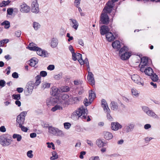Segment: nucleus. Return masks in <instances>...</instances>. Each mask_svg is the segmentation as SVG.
Segmentation results:
<instances>
[{
    "mask_svg": "<svg viewBox=\"0 0 160 160\" xmlns=\"http://www.w3.org/2000/svg\"><path fill=\"white\" fill-rule=\"evenodd\" d=\"M2 25H4L5 28L8 29L10 27V23L8 21H5L2 23Z\"/></svg>",
    "mask_w": 160,
    "mask_h": 160,
    "instance_id": "obj_35",
    "label": "nucleus"
},
{
    "mask_svg": "<svg viewBox=\"0 0 160 160\" xmlns=\"http://www.w3.org/2000/svg\"><path fill=\"white\" fill-rule=\"evenodd\" d=\"M41 77L39 75H38L36 77V80L34 83V86H38L40 84L41 82Z\"/></svg>",
    "mask_w": 160,
    "mask_h": 160,
    "instance_id": "obj_31",
    "label": "nucleus"
},
{
    "mask_svg": "<svg viewBox=\"0 0 160 160\" xmlns=\"http://www.w3.org/2000/svg\"><path fill=\"white\" fill-rule=\"evenodd\" d=\"M103 134L104 138L107 140L111 139L113 138L112 133L109 132L105 131L103 132Z\"/></svg>",
    "mask_w": 160,
    "mask_h": 160,
    "instance_id": "obj_21",
    "label": "nucleus"
},
{
    "mask_svg": "<svg viewBox=\"0 0 160 160\" xmlns=\"http://www.w3.org/2000/svg\"><path fill=\"white\" fill-rule=\"evenodd\" d=\"M87 109L83 107H80L72 113L71 118L75 120H78L79 118H81L83 120H85L87 118Z\"/></svg>",
    "mask_w": 160,
    "mask_h": 160,
    "instance_id": "obj_1",
    "label": "nucleus"
},
{
    "mask_svg": "<svg viewBox=\"0 0 160 160\" xmlns=\"http://www.w3.org/2000/svg\"><path fill=\"white\" fill-rule=\"evenodd\" d=\"M134 127V123H131L125 126L124 128L127 132H132L133 130Z\"/></svg>",
    "mask_w": 160,
    "mask_h": 160,
    "instance_id": "obj_13",
    "label": "nucleus"
},
{
    "mask_svg": "<svg viewBox=\"0 0 160 160\" xmlns=\"http://www.w3.org/2000/svg\"><path fill=\"white\" fill-rule=\"evenodd\" d=\"M92 102H91V101H90L89 100V101L86 98H85V99L84 101V105L86 106H87L88 105H90L91 103Z\"/></svg>",
    "mask_w": 160,
    "mask_h": 160,
    "instance_id": "obj_46",
    "label": "nucleus"
},
{
    "mask_svg": "<svg viewBox=\"0 0 160 160\" xmlns=\"http://www.w3.org/2000/svg\"><path fill=\"white\" fill-rule=\"evenodd\" d=\"M128 48L125 46H123L120 49L119 54L120 56L121 59L123 60L128 59L131 56V52H128Z\"/></svg>",
    "mask_w": 160,
    "mask_h": 160,
    "instance_id": "obj_3",
    "label": "nucleus"
},
{
    "mask_svg": "<svg viewBox=\"0 0 160 160\" xmlns=\"http://www.w3.org/2000/svg\"><path fill=\"white\" fill-rule=\"evenodd\" d=\"M112 9L107 8L104 9V8L100 15L99 23L104 25H108L110 21L109 16L108 13H110L112 12Z\"/></svg>",
    "mask_w": 160,
    "mask_h": 160,
    "instance_id": "obj_2",
    "label": "nucleus"
},
{
    "mask_svg": "<svg viewBox=\"0 0 160 160\" xmlns=\"http://www.w3.org/2000/svg\"><path fill=\"white\" fill-rule=\"evenodd\" d=\"M109 29L107 26L104 25L101 27L100 31L101 35H104L109 32Z\"/></svg>",
    "mask_w": 160,
    "mask_h": 160,
    "instance_id": "obj_16",
    "label": "nucleus"
},
{
    "mask_svg": "<svg viewBox=\"0 0 160 160\" xmlns=\"http://www.w3.org/2000/svg\"><path fill=\"white\" fill-rule=\"evenodd\" d=\"M62 105H63L61 104H57L51 109V111L52 112H55L58 110H62Z\"/></svg>",
    "mask_w": 160,
    "mask_h": 160,
    "instance_id": "obj_27",
    "label": "nucleus"
},
{
    "mask_svg": "<svg viewBox=\"0 0 160 160\" xmlns=\"http://www.w3.org/2000/svg\"><path fill=\"white\" fill-rule=\"evenodd\" d=\"M8 42V39H4L0 41V47L4 43H7Z\"/></svg>",
    "mask_w": 160,
    "mask_h": 160,
    "instance_id": "obj_57",
    "label": "nucleus"
},
{
    "mask_svg": "<svg viewBox=\"0 0 160 160\" xmlns=\"http://www.w3.org/2000/svg\"><path fill=\"white\" fill-rule=\"evenodd\" d=\"M102 107L103 108L104 110V111H106L107 112H110V110L108 107V104H107L106 105L102 106Z\"/></svg>",
    "mask_w": 160,
    "mask_h": 160,
    "instance_id": "obj_50",
    "label": "nucleus"
},
{
    "mask_svg": "<svg viewBox=\"0 0 160 160\" xmlns=\"http://www.w3.org/2000/svg\"><path fill=\"white\" fill-rule=\"evenodd\" d=\"M150 76H151V79L153 81H157L158 79V76L156 74H153V73Z\"/></svg>",
    "mask_w": 160,
    "mask_h": 160,
    "instance_id": "obj_41",
    "label": "nucleus"
},
{
    "mask_svg": "<svg viewBox=\"0 0 160 160\" xmlns=\"http://www.w3.org/2000/svg\"><path fill=\"white\" fill-rule=\"evenodd\" d=\"M38 49L37 51V53L38 55L44 57H47L48 56V54L46 51L43 50L40 48Z\"/></svg>",
    "mask_w": 160,
    "mask_h": 160,
    "instance_id": "obj_17",
    "label": "nucleus"
},
{
    "mask_svg": "<svg viewBox=\"0 0 160 160\" xmlns=\"http://www.w3.org/2000/svg\"><path fill=\"white\" fill-rule=\"evenodd\" d=\"M82 61H81V63H82L81 64H86L87 66V67L88 68V69H89V70H90V68H89V62L88 61V58H86L84 60H81Z\"/></svg>",
    "mask_w": 160,
    "mask_h": 160,
    "instance_id": "obj_37",
    "label": "nucleus"
},
{
    "mask_svg": "<svg viewBox=\"0 0 160 160\" xmlns=\"http://www.w3.org/2000/svg\"><path fill=\"white\" fill-rule=\"evenodd\" d=\"M69 98V96L67 94H64L62 95V99H60V100L61 101H64L62 103L63 106H64V104L66 103L65 100L68 98Z\"/></svg>",
    "mask_w": 160,
    "mask_h": 160,
    "instance_id": "obj_33",
    "label": "nucleus"
},
{
    "mask_svg": "<svg viewBox=\"0 0 160 160\" xmlns=\"http://www.w3.org/2000/svg\"><path fill=\"white\" fill-rule=\"evenodd\" d=\"M144 72L146 75L148 76H151L153 73V71L152 69L148 67L144 71Z\"/></svg>",
    "mask_w": 160,
    "mask_h": 160,
    "instance_id": "obj_26",
    "label": "nucleus"
},
{
    "mask_svg": "<svg viewBox=\"0 0 160 160\" xmlns=\"http://www.w3.org/2000/svg\"><path fill=\"white\" fill-rule=\"evenodd\" d=\"M50 83L46 82H44L42 83V88L43 89H45V88H48L50 87Z\"/></svg>",
    "mask_w": 160,
    "mask_h": 160,
    "instance_id": "obj_38",
    "label": "nucleus"
},
{
    "mask_svg": "<svg viewBox=\"0 0 160 160\" xmlns=\"http://www.w3.org/2000/svg\"><path fill=\"white\" fill-rule=\"evenodd\" d=\"M73 100L76 103H78L81 100V97H74L73 98Z\"/></svg>",
    "mask_w": 160,
    "mask_h": 160,
    "instance_id": "obj_63",
    "label": "nucleus"
},
{
    "mask_svg": "<svg viewBox=\"0 0 160 160\" xmlns=\"http://www.w3.org/2000/svg\"><path fill=\"white\" fill-rule=\"evenodd\" d=\"M131 92L133 95L135 96L136 97L138 96L139 93L136 89L134 88L132 89H131Z\"/></svg>",
    "mask_w": 160,
    "mask_h": 160,
    "instance_id": "obj_40",
    "label": "nucleus"
},
{
    "mask_svg": "<svg viewBox=\"0 0 160 160\" xmlns=\"http://www.w3.org/2000/svg\"><path fill=\"white\" fill-rule=\"evenodd\" d=\"M62 74H58L57 75H55L54 76V78L57 80H58L60 78V77L62 76Z\"/></svg>",
    "mask_w": 160,
    "mask_h": 160,
    "instance_id": "obj_55",
    "label": "nucleus"
},
{
    "mask_svg": "<svg viewBox=\"0 0 160 160\" xmlns=\"http://www.w3.org/2000/svg\"><path fill=\"white\" fill-rule=\"evenodd\" d=\"M64 101H60V99L57 98L51 97L49 98L47 101L48 105H54L55 104H62Z\"/></svg>",
    "mask_w": 160,
    "mask_h": 160,
    "instance_id": "obj_7",
    "label": "nucleus"
},
{
    "mask_svg": "<svg viewBox=\"0 0 160 160\" xmlns=\"http://www.w3.org/2000/svg\"><path fill=\"white\" fill-rule=\"evenodd\" d=\"M122 128V125L118 122H112L111 123V128L112 130L117 131Z\"/></svg>",
    "mask_w": 160,
    "mask_h": 160,
    "instance_id": "obj_15",
    "label": "nucleus"
},
{
    "mask_svg": "<svg viewBox=\"0 0 160 160\" xmlns=\"http://www.w3.org/2000/svg\"><path fill=\"white\" fill-rule=\"evenodd\" d=\"M21 32L20 30H18L15 32V35L17 37H19L21 35Z\"/></svg>",
    "mask_w": 160,
    "mask_h": 160,
    "instance_id": "obj_62",
    "label": "nucleus"
},
{
    "mask_svg": "<svg viewBox=\"0 0 160 160\" xmlns=\"http://www.w3.org/2000/svg\"><path fill=\"white\" fill-rule=\"evenodd\" d=\"M20 128L24 132H27L28 131V128L22 125L21 126H19Z\"/></svg>",
    "mask_w": 160,
    "mask_h": 160,
    "instance_id": "obj_61",
    "label": "nucleus"
},
{
    "mask_svg": "<svg viewBox=\"0 0 160 160\" xmlns=\"http://www.w3.org/2000/svg\"><path fill=\"white\" fill-rule=\"evenodd\" d=\"M12 77L14 78H18V74L17 72H15L12 73Z\"/></svg>",
    "mask_w": 160,
    "mask_h": 160,
    "instance_id": "obj_59",
    "label": "nucleus"
},
{
    "mask_svg": "<svg viewBox=\"0 0 160 160\" xmlns=\"http://www.w3.org/2000/svg\"><path fill=\"white\" fill-rule=\"evenodd\" d=\"M27 113L26 112H22L18 115H20L21 117L25 118V116H26Z\"/></svg>",
    "mask_w": 160,
    "mask_h": 160,
    "instance_id": "obj_60",
    "label": "nucleus"
},
{
    "mask_svg": "<svg viewBox=\"0 0 160 160\" xmlns=\"http://www.w3.org/2000/svg\"><path fill=\"white\" fill-rule=\"evenodd\" d=\"M89 160H99V158L98 156H93L90 158Z\"/></svg>",
    "mask_w": 160,
    "mask_h": 160,
    "instance_id": "obj_64",
    "label": "nucleus"
},
{
    "mask_svg": "<svg viewBox=\"0 0 160 160\" xmlns=\"http://www.w3.org/2000/svg\"><path fill=\"white\" fill-rule=\"evenodd\" d=\"M96 144L99 147H101L104 146L105 145L103 144V142L101 140L98 139L96 141Z\"/></svg>",
    "mask_w": 160,
    "mask_h": 160,
    "instance_id": "obj_36",
    "label": "nucleus"
},
{
    "mask_svg": "<svg viewBox=\"0 0 160 160\" xmlns=\"http://www.w3.org/2000/svg\"><path fill=\"white\" fill-rule=\"evenodd\" d=\"M148 62V58L147 57H143L141 59V62L139 66L140 65L145 66H147Z\"/></svg>",
    "mask_w": 160,
    "mask_h": 160,
    "instance_id": "obj_20",
    "label": "nucleus"
},
{
    "mask_svg": "<svg viewBox=\"0 0 160 160\" xmlns=\"http://www.w3.org/2000/svg\"><path fill=\"white\" fill-rule=\"evenodd\" d=\"M28 48L30 50L33 51H36L39 49V47L34 46L33 47H28Z\"/></svg>",
    "mask_w": 160,
    "mask_h": 160,
    "instance_id": "obj_45",
    "label": "nucleus"
},
{
    "mask_svg": "<svg viewBox=\"0 0 160 160\" xmlns=\"http://www.w3.org/2000/svg\"><path fill=\"white\" fill-rule=\"evenodd\" d=\"M10 2L8 0L6 1H3L2 2L0 3V7H5L6 5H8Z\"/></svg>",
    "mask_w": 160,
    "mask_h": 160,
    "instance_id": "obj_39",
    "label": "nucleus"
},
{
    "mask_svg": "<svg viewBox=\"0 0 160 160\" xmlns=\"http://www.w3.org/2000/svg\"><path fill=\"white\" fill-rule=\"evenodd\" d=\"M33 26L35 30H37L39 28H40V25L38 22H34L33 24Z\"/></svg>",
    "mask_w": 160,
    "mask_h": 160,
    "instance_id": "obj_42",
    "label": "nucleus"
},
{
    "mask_svg": "<svg viewBox=\"0 0 160 160\" xmlns=\"http://www.w3.org/2000/svg\"><path fill=\"white\" fill-rule=\"evenodd\" d=\"M54 68V66L52 64L49 65L47 67V69L50 71L53 70Z\"/></svg>",
    "mask_w": 160,
    "mask_h": 160,
    "instance_id": "obj_58",
    "label": "nucleus"
},
{
    "mask_svg": "<svg viewBox=\"0 0 160 160\" xmlns=\"http://www.w3.org/2000/svg\"><path fill=\"white\" fill-rule=\"evenodd\" d=\"M25 121V118H22L20 115H18L17 118V123L19 125V126H21L24 123Z\"/></svg>",
    "mask_w": 160,
    "mask_h": 160,
    "instance_id": "obj_22",
    "label": "nucleus"
},
{
    "mask_svg": "<svg viewBox=\"0 0 160 160\" xmlns=\"http://www.w3.org/2000/svg\"><path fill=\"white\" fill-rule=\"evenodd\" d=\"M70 20L71 21L72 23L73 24L72 27L75 29L77 30L78 26V24L76 20L73 19H70Z\"/></svg>",
    "mask_w": 160,
    "mask_h": 160,
    "instance_id": "obj_29",
    "label": "nucleus"
},
{
    "mask_svg": "<svg viewBox=\"0 0 160 160\" xmlns=\"http://www.w3.org/2000/svg\"><path fill=\"white\" fill-rule=\"evenodd\" d=\"M34 82L32 81H29L27 84L24 90V92L26 95L31 94L34 88Z\"/></svg>",
    "mask_w": 160,
    "mask_h": 160,
    "instance_id": "obj_6",
    "label": "nucleus"
},
{
    "mask_svg": "<svg viewBox=\"0 0 160 160\" xmlns=\"http://www.w3.org/2000/svg\"><path fill=\"white\" fill-rule=\"evenodd\" d=\"M64 126L66 129H68L70 128L71 124L69 122H65L64 123Z\"/></svg>",
    "mask_w": 160,
    "mask_h": 160,
    "instance_id": "obj_47",
    "label": "nucleus"
},
{
    "mask_svg": "<svg viewBox=\"0 0 160 160\" xmlns=\"http://www.w3.org/2000/svg\"><path fill=\"white\" fill-rule=\"evenodd\" d=\"M12 141L11 136L8 134H3L0 136V144L3 147L9 145Z\"/></svg>",
    "mask_w": 160,
    "mask_h": 160,
    "instance_id": "obj_4",
    "label": "nucleus"
},
{
    "mask_svg": "<svg viewBox=\"0 0 160 160\" xmlns=\"http://www.w3.org/2000/svg\"><path fill=\"white\" fill-rule=\"evenodd\" d=\"M110 106L111 109L113 110H117L118 108V106L117 102L114 101H112L111 102Z\"/></svg>",
    "mask_w": 160,
    "mask_h": 160,
    "instance_id": "obj_28",
    "label": "nucleus"
},
{
    "mask_svg": "<svg viewBox=\"0 0 160 160\" xmlns=\"http://www.w3.org/2000/svg\"><path fill=\"white\" fill-rule=\"evenodd\" d=\"M52 95L53 96H57L58 95L60 92V91L59 89L56 87H53L52 88Z\"/></svg>",
    "mask_w": 160,
    "mask_h": 160,
    "instance_id": "obj_25",
    "label": "nucleus"
},
{
    "mask_svg": "<svg viewBox=\"0 0 160 160\" xmlns=\"http://www.w3.org/2000/svg\"><path fill=\"white\" fill-rule=\"evenodd\" d=\"M121 44L122 43H121L119 41L116 40L112 42V45L114 48L116 49L118 51H119L120 48L122 46Z\"/></svg>",
    "mask_w": 160,
    "mask_h": 160,
    "instance_id": "obj_14",
    "label": "nucleus"
},
{
    "mask_svg": "<svg viewBox=\"0 0 160 160\" xmlns=\"http://www.w3.org/2000/svg\"><path fill=\"white\" fill-rule=\"evenodd\" d=\"M6 82L4 80H0V89L5 86Z\"/></svg>",
    "mask_w": 160,
    "mask_h": 160,
    "instance_id": "obj_48",
    "label": "nucleus"
},
{
    "mask_svg": "<svg viewBox=\"0 0 160 160\" xmlns=\"http://www.w3.org/2000/svg\"><path fill=\"white\" fill-rule=\"evenodd\" d=\"M31 5L32 12L36 13H38L39 11V9L37 0H33Z\"/></svg>",
    "mask_w": 160,
    "mask_h": 160,
    "instance_id": "obj_8",
    "label": "nucleus"
},
{
    "mask_svg": "<svg viewBox=\"0 0 160 160\" xmlns=\"http://www.w3.org/2000/svg\"><path fill=\"white\" fill-rule=\"evenodd\" d=\"M20 11L23 13H28L30 11V8L25 3H23L20 6Z\"/></svg>",
    "mask_w": 160,
    "mask_h": 160,
    "instance_id": "obj_11",
    "label": "nucleus"
},
{
    "mask_svg": "<svg viewBox=\"0 0 160 160\" xmlns=\"http://www.w3.org/2000/svg\"><path fill=\"white\" fill-rule=\"evenodd\" d=\"M142 109L143 111L149 116H155V118L157 116L155 113L152 111L150 110L147 107L143 106L142 107Z\"/></svg>",
    "mask_w": 160,
    "mask_h": 160,
    "instance_id": "obj_9",
    "label": "nucleus"
},
{
    "mask_svg": "<svg viewBox=\"0 0 160 160\" xmlns=\"http://www.w3.org/2000/svg\"><path fill=\"white\" fill-rule=\"evenodd\" d=\"M32 150L28 151L27 153V155L28 157L30 158H32L33 157V154H32Z\"/></svg>",
    "mask_w": 160,
    "mask_h": 160,
    "instance_id": "obj_49",
    "label": "nucleus"
},
{
    "mask_svg": "<svg viewBox=\"0 0 160 160\" xmlns=\"http://www.w3.org/2000/svg\"><path fill=\"white\" fill-rule=\"evenodd\" d=\"M81 0H75L74 2L75 6L77 8H78L79 5L80 4Z\"/></svg>",
    "mask_w": 160,
    "mask_h": 160,
    "instance_id": "obj_56",
    "label": "nucleus"
},
{
    "mask_svg": "<svg viewBox=\"0 0 160 160\" xmlns=\"http://www.w3.org/2000/svg\"><path fill=\"white\" fill-rule=\"evenodd\" d=\"M87 79L89 83L92 85H94L95 81L94 78L93 74L92 72L88 71L87 76Z\"/></svg>",
    "mask_w": 160,
    "mask_h": 160,
    "instance_id": "obj_10",
    "label": "nucleus"
},
{
    "mask_svg": "<svg viewBox=\"0 0 160 160\" xmlns=\"http://www.w3.org/2000/svg\"><path fill=\"white\" fill-rule=\"evenodd\" d=\"M52 156L50 158L51 160H54L58 158V156L57 152L53 151L52 152Z\"/></svg>",
    "mask_w": 160,
    "mask_h": 160,
    "instance_id": "obj_32",
    "label": "nucleus"
},
{
    "mask_svg": "<svg viewBox=\"0 0 160 160\" xmlns=\"http://www.w3.org/2000/svg\"><path fill=\"white\" fill-rule=\"evenodd\" d=\"M12 138L14 139L17 138L18 141L19 142L22 139V136L21 135L17 134H14L12 136Z\"/></svg>",
    "mask_w": 160,
    "mask_h": 160,
    "instance_id": "obj_34",
    "label": "nucleus"
},
{
    "mask_svg": "<svg viewBox=\"0 0 160 160\" xmlns=\"http://www.w3.org/2000/svg\"><path fill=\"white\" fill-rule=\"evenodd\" d=\"M58 44V40L56 38H52L51 39L50 42L51 46L52 48H55Z\"/></svg>",
    "mask_w": 160,
    "mask_h": 160,
    "instance_id": "obj_19",
    "label": "nucleus"
},
{
    "mask_svg": "<svg viewBox=\"0 0 160 160\" xmlns=\"http://www.w3.org/2000/svg\"><path fill=\"white\" fill-rule=\"evenodd\" d=\"M40 75L39 76H40V77H45L47 75V73L45 71H42L40 72Z\"/></svg>",
    "mask_w": 160,
    "mask_h": 160,
    "instance_id": "obj_52",
    "label": "nucleus"
},
{
    "mask_svg": "<svg viewBox=\"0 0 160 160\" xmlns=\"http://www.w3.org/2000/svg\"><path fill=\"white\" fill-rule=\"evenodd\" d=\"M62 90L63 92H68L70 90V88L69 87L67 86H65L63 87L62 89Z\"/></svg>",
    "mask_w": 160,
    "mask_h": 160,
    "instance_id": "obj_51",
    "label": "nucleus"
},
{
    "mask_svg": "<svg viewBox=\"0 0 160 160\" xmlns=\"http://www.w3.org/2000/svg\"><path fill=\"white\" fill-rule=\"evenodd\" d=\"M89 99L90 101L92 102L95 97V93L92 91L89 92Z\"/></svg>",
    "mask_w": 160,
    "mask_h": 160,
    "instance_id": "obj_30",
    "label": "nucleus"
},
{
    "mask_svg": "<svg viewBox=\"0 0 160 160\" xmlns=\"http://www.w3.org/2000/svg\"><path fill=\"white\" fill-rule=\"evenodd\" d=\"M30 61L29 65L32 67H34L38 62V59L36 58H33L31 59Z\"/></svg>",
    "mask_w": 160,
    "mask_h": 160,
    "instance_id": "obj_24",
    "label": "nucleus"
},
{
    "mask_svg": "<svg viewBox=\"0 0 160 160\" xmlns=\"http://www.w3.org/2000/svg\"><path fill=\"white\" fill-rule=\"evenodd\" d=\"M12 97L13 99L16 100H18L20 99L21 96L20 94H13L12 95Z\"/></svg>",
    "mask_w": 160,
    "mask_h": 160,
    "instance_id": "obj_43",
    "label": "nucleus"
},
{
    "mask_svg": "<svg viewBox=\"0 0 160 160\" xmlns=\"http://www.w3.org/2000/svg\"><path fill=\"white\" fill-rule=\"evenodd\" d=\"M118 0H111V1H108L106 3L105 6L104 7V9H107V8L111 9H113L114 3L115 2H117Z\"/></svg>",
    "mask_w": 160,
    "mask_h": 160,
    "instance_id": "obj_12",
    "label": "nucleus"
},
{
    "mask_svg": "<svg viewBox=\"0 0 160 160\" xmlns=\"http://www.w3.org/2000/svg\"><path fill=\"white\" fill-rule=\"evenodd\" d=\"M13 10L12 8H8L7 10V14L11 15L13 13Z\"/></svg>",
    "mask_w": 160,
    "mask_h": 160,
    "instance_id": "obj_53",
    "label": "nucleus"
},
{
    "mask_svg": "<svg viewBox=\"0 0 160 160\" xmlns=\"http://www.w3.org/2000/svg\"><path fill=\"white\" fill-rule=\"evenodd\" d=\"M49 132L55 135L62 137L64 135L62 131L58 128L52 126H49L48 128Z\"/></svg>",
    "mask_w": 160,
    "mask_h": 160,
    "instance_id": "obj_5",
    "label": "nucleus"
},
{
    "mask_svg": "<svg viewBox=\"0 0 160 160\" xmlns=\"http://www.w3.org/2000/svg\"><path fill=\"white\" fill-rule=\"evenodd\" d=\"M131 78L137 84H139L140 80H141V78L138 75H133L132 77Z\"/></svg>",
    "mask_w": 160,
    "mask_h": 160,
    "instance_id": "obj_23",
    "label": "nucleus"
},
{
    "mask_svg": "<svg viewBox=\"0 0 160 160\" xmlns=\"http://www.w3.org/2000/svg\"><path fill=\"white\" fill-rule=\"evenodd\" d=\"M77 60H78L80 64H82V63L81 62V61L82 60V54L79 53H77Z\"/></svg>",
    "mask_w": 160,
    "mask_h": 160,
    "instance_id": "obj_44",
    "label": "nucleus"
},
{
    "mask_svg": "<svg viewBox=\"0 0 160 160\" xmlns=\"http://www.w3.org/2000/svg\"><path fill=\"white\" fill-rule=\"evenodd\" d=\"M105 34L106 38L109 42L112 41L115 39L113 34L111 32H109Z\"/></svg>",
    "mask_w": 160,
    "mask_h": 160,
    "instance_id": "obj_18",
    "label": "nucleus"
},
{
    "mask_svg": "<svg viewBox=\"0 0 160 160\" xmlns=\"http://www.w3.org/2000/svg\"><path fill=\"white\" fill-rule=\"evenodd\" d=\"M72 53V59L74 61H76L77 58V53H76L75 52H73Z\"/></svg>",
    "mask_w": 160,
    "mask_h": 160,
    "instance_id": "obj_54",
    "label": "nucleus"
}]
</instances>
